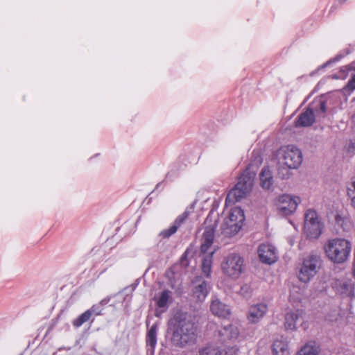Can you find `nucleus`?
Instances as JSON below:
<instances>
[{
  "instance_id": "1",
  "label": "nucleus",
  "mask_w": 355,
  "mask_h": 355,
  "mask_svg": "<svg viewBox=\"0 0 355 355\" xmlns=\"http://www.w3.org/2000/svg\"><path fill=\"white\" fill-rule=\"evenodd\" d=\"M168 329L172 332L171 342L175 346L184 347L195 340L194 324L187 313L177 312L168 322Z\"/></svg>"
},
{
  "instance_id": "2",
  "label": "nucleus",
  "mask_w": 355,
  "mask_h": 355,
  "mask_svg": "<svg viewBox=\"0 0 355 355\" xmlns=\"http://www.w3.org/2000/svg\"><path fill=\"white\" fill-rule=\"evenodd\" d=\"M209 218L207 217L205 221V229L202 235L200 252L204 254L202 260V272L209 277L211 270L212 257L214 250L211 249L214 238V232L216 228V220L209 224Z\"/></svg>"
},
{
  "instance_id": "3",
  "label": "nucleus",
  "mask_w": 355,
  "mask_h": 355,
  "mask_svg": "<svg viewBox=\"0 0 355 355\" xmlns=\"http://www.w3.org/2000/svg\"><path fill=\"white\" fill-rule=\"evenodd\" d=\"M324 248L329 260L336 263H342L350 255L352 243L347 239L336 238L328 240Z\"/></svg>"
},
{
  "instance_id": "4",
  "label": "nucleus",
  "mask_w": 355,
  "mask_h": 355,
  "mask_svg": "<svg viewBox=\"0 0 355 355\" xmlns=\"http://www.w3.org/2000/svg\"><path fill=\"white\" fill-rule=\"evenodd\" d=\"M255 173L247 169L239 178L237 184L227 193L225 204H234L245 198L252 190Z\"/></svg>"
},
{
  "instance_id": "5",
  "label": "nucleus",
  "mask_w": 355,
  "mask_h": 355,
  "mask_svg": "<svg viewBox=\"0 0 355 355\" xmlns=\"http://www.w3.org/2000/svg\"><path fill=\"white\" fill-rule=\"evenodd\" d=\"M244 220L245 216L243 209L239 207L232 209L228 217L224 220L222 224V233L229 237L235 235L241 229Z\"/></svg>"
},
{
  "instance_id": "6",
  "label": "nucleus",
  "mask_w": 355,
  "mask_h": 355,
  "mask_svg": "<svg viewBox=\"0 0 355 355\" xmlns=\"http://www.w3.org/2000/svg\"><path fill=\"white\" fill-rule=\"evenodd\" d=\"M322 264V259L319 254L311 253L304 258L302 266L298 274L299 279L304 283L311 280L318 272Z\"/></svg>"
},
{
  "instance_id": "7",
  "label": "nucleus",
  "mask_w": 355,
  "mask_h": 355,
  "mask_svg": "<svg viewBox=\"0 0 355 355\" xmlns=\"http://www.w3.org/2000/svg\"><path fill=\"white\" fill-rule=\"evenodd\" d=\"M279 164L290 168H298L302 162V153L295 146L289 145L282 147L278 153Z\"/></svg>"
},
{
  "instance_id": "8",
  "label": "nucleus",
  "mask_w": 355,
  "mask_h": 355,
  "mask_svg": "<svg viewBox=\"0 0 355 355\" xmlns=\"http://www.w3.org/2000/svg\"><path fill=\"white\" fill-rule=\"evenodd\" d=\"M221 268L227 276L236 279L244 270V260L239 254L230 253L225 257Z\"/></svg>"
},
{
  "instance_id": "9",
  "label": "nucleus",
  "mask_w": 355,
  "mask_h": 355,
  "mask_svg": "<svg viewBox=\"0 0 355 355\" xmlns=\"http://www.w3.org/2000/svg\"><path fill=\"white\" fill-rule=\"evenodd\" d=\"M322 224L318 214L313 209L306 211L304 216V232L309 239H318L322 232Z\"/></svg>"
},
{
  "instance_id": "10",
  "label": "nucleus",
  "mask_w": 355,
  "mask_h": 355,
  "mask_svg": "<svg viewBox=\"0 0 355 355\" xmlns=\"http://www.w3.org/2000/svg\"><path fill=\"white\" fill-rule=\"evenodd\" d=\"M300 202V199L297 196H291L287 194L279 196L276 202L279 214L282 216H288L293 213Z\"/></svg>"
},
{
  "instance_id": "11",
  "label": "nucleus",
  "mask_w": 355,
  "mask_h": 355,
  "mask_svg": "<svg viewBox=\"0 0 355 355\" xmlns=\"http://www.w3.org/2000/svg\"><path fill=\"white\" fill-rule=\"evenodd\" d=\"M192 296L199 302H203L207 297L211 286L209 282L205 281L201 277H196L192 281Z\"/></svg>"
},
{
  "instance_id": "12",
  "label": "nucleus",
  "mask_w": 355,
  "mask_h": 355,
  "mask_svg": "<svg viewBox=\"0 0 355 355\" xmlns=\"http://www.w3.org/2000/svg\"><path fill=\"white\" fill-rule=\"evenodd\" d=\"M258 254L260 260L267 264H271L277 260L276 249L270 244L260 245Z\"/></svg>"
},
{
  "instance_id": "13",
  "label": "nucleus",
  "mask_w": 355,
  "mask_h": 355,
  "mask_svg": "<svg viewBox=\"0 0 355 355\" xmlns=\"http://www.w3.org/2000/svg\"><path fill=\"white\" fill-rule=\"evenodd\" d=\"M268 311V306L264 303L252 306L248 314V319L252 323H257L263 318Z\"/></svg>"
},
{
  "instance_id": "14",
  "label": "nucleus",
  "mask_w": 355,
  "mask_h": 355,
  "mask_svg": "<svg viewBox=\"0 0 355 355\" xmlns=\"http://www.w3.org/2000/svg\"><path fill=\"white\" fill-rule=\"evenodd\" d=\"M304 312L302 310H295L288 312L285 315L284 327L286 330L294 331L297 324L303 320Z\"/></svg>"
},
{
  "instance_id": "15",
  "label": "nucleus",
  "mask_w": 355,
  "mask_h": 355,
  "mask_svg": "<svg viewBox=\"0 0 355 355\" xmlns=\"http://www.w3.org/2000/svg\"><path fill=\"white\" fill-rule=\"evenodd\" d=\"M210 311L214 315L224 318L230 314L229 307L215 297L211 299Z\"/></svg>"
},
{
  "instance_id": "16",
  "label": "nucleus",
  "mask_w": 355,
  "mask_h": 355,
  "mask_svg": "<svg viewBox=\"0 0 355 355\" xmlns=\"http://www.w3.org/2000/svg\"><path fill=\"white\" fill-rule=\"evenodd\" d=\"M237 349L234 347L220 349L215 345H209L200 352L201 355H235Z\"/></svg>"
},
{
  "instance_id": "17",
  "label": "nucleus",
  "mask_w": 355,
  "mask_h": 355,
  "mask_svg": "<svg viewBox=\"0 0 355 355\" xmlns=\"http://www.w3.org/2000/svg\"><path fill=\"white\" fill-rule=\"evenodd\" d=\"M272 352L273 355H289L286 338L281 336L275 339L272 345Z\"/></svg>"
},
{
  "instance_id": "18",
  "label": "nucleus",
  "mask_w": 355,
  "mask_h": 355,
  "mask_svg": "<svg viewBox=\"0 0 355 355\" xmlns=\"http://www.w3.org/2000/svg\"><path fill=\"white\" fill-rule=\"evenodd\" d=\"M315 120L313 110L308 107L298 116L297 120L295 122L296 126H310L314 123Z\"/></svg>"
},
{
  "instance_id": "19",
  "label": "nucleus",
  "mask_w": 355,
  "mask_h": 355,
  "mask_svg": "<svg viewBox=\"0 0 355 355\" xmlns=\"http://www.w3.org/2000/svg\"><path fill=\"white\" fill-rule=\"evenodd\" d=\"M260 184L264 189L269 190L273 184V177L268 166H264L259 174Z\"/></svg>"
},
{
  "instance_id": "20",
  "label": "nucleus",
  "mask_w": 355,
  "mask_h": 355,
  "mask_svg": "<svg viewBox=\"0 0 355 355\" xmlns=\"http://www.w3.org/2000/svg\"><path fill=\"white\" fill-rule=\"evenodd\" d=\"M336 289L343 295L350 297H354V284L351 279L340 281L337 284Z\"/></svg>"
},
{
  "instance_id": "21",
  "label": "nucleus",
  "mask_w": 355,
  "mask_h": 355,
  "mask_svg": "<svg viewBox=\"0 0 355 355\" xmlns=\"http://www.w3.org/2000/svg\"><path fill=\"white\" fill-rule=\"evenodd\" d=\"M309 108L313 110V114L315 119L320 120L325 117V113L327 112L326 101L323 100H319L313 102Z\"/></svg>"
},
{
  "instance_id": "22",
  "label": "nucleus",
  "mask_w": 355,
  "mask_h": 355,
  "mask_svg": "<svg viewBox=\"0 0 355 355\" xmlns=\"http://www.w3.org/2000/svg\"><path fill=\"white\" fill-rule=\"evenodd\" d=\"M156 304L159 308L166 311L172 300L171 292L168 290H164L155 298Z\"/></svg>"
},
{
  "instance_id": "23",
  "label": "nucleus",
  "mask_w": 355,
  "mask_h": 355,
  "mask_svg": "<svg viewBox=\"0 0 355 355\" xmlns=\"http://www.w3.org/2000/svg\"><path fill=\"white\" fill-rule=\"evenodd\" d=\"M219 334L220 337L225 339L236 338L239 335L238 329L232 324L225 325L220 331Z\"/></svg>"
},
{
  "instance_id": "24",
  "label": "nucleus",
  "mask_w": 355,
  "mask_h": 355,
  "mask_svg": "<svg viewBox=\"0 0 355 355\" xmlns=\"http://www.w3.org/2000/svg\"><path fill=\"white\" fill-rule=\"evenodd\" d=\"M320 353L319 346L315 343H308L297 353L296 355H318Z\"/></svg>"
},
{
  "instance_id": "25",
  "label": "nucleus",
  "mask_w": 355,
  "mask_h": 355,
  "mask_svg": "<svg viewBox=\"0 0 355 355\" xmlns=\"http://www.w3.org/2000/svg\"><path fill=\"white\" fill-rule=\"evenodd\" d=\"M157 324H153L148 330L146 336V345L153 349L157 344Z\"/></svg>"
},
{
  "instance_id": "26",
  "label": "nucleus",
  "mask_w": 355,
  "mask_h": 355,
  "mask_svg": "<svg viewBox=\"0 0 355 355\" xmlns=\"http://www.w3.org/2000/svg\"><path fill=\"white\" fill-rule=\"evenodd\" d=\"M335 221L337 225L341 227L344 231H349L352 227V223L349 218L342 214H336Z\"/></svg>"
},
{
  "instance_id": "27",
  "label": "nucleus",
  "mask_w": 355,
  "mask_h": 355,
  "mask_svg": "<svg viewBox=\"0 0 355 355\" xmlns=\"http://www.w3.org/2000/svg\"><path fill=\"white\" fill-rule=\"evenodd\" d=\"M91 318L92 315L90 312H89L88 310H87L81 315H80L76 319H75L72 322V324L75 327L78 328L81 327L84 323L89 321Z\"/></svg>"
},
{
  "instance_id": "28",
  "label": "nucleus",
  "mask_w": 355,
  "mask_h": 355,
  "mask_svg": "<svg viewBox=\"0 0 355 355\" xmlns=\"http://www.w3.org/2000/svg\"><path fill=\"white\" fill-rule=\"evenodd\" d=\"M190 214L189 211L186 210L184 213L177 217L173 223V225L177 227L178 230L184 223L187 222L189 218V216Z\"/></svg>"
},
{
  "instance_id": "29",
  "label": "nucleus",
  "mask_w": 355,
  "mask_h": 355,
  "mask_svg": "<svg viewBox=\"0 0 355 355\" xmlns=\"http://www.w3.org/2000/svg\"><path fill=\"white\" fill-rule=\"evenodd\" d=\"M178 231L177 227L175 225H172L168 229L164 230L161 231L159 234V236L162 239H168L172 235L176 233Z\"/></svg>"
},
{
  "instance_id": "30",
  "label": "nucleus",
  "mask_w": 355,
  "mask_h": 355,
  "mask_svg": "<svg viewBox=\"0 0 355 355\" xmlns=\"http://www.w3.org/2000/svg\"><path fill=\"white\" fill-rule=\"evenodd\" d=\"M291 168H288L285 165L279 164V166L278 168V175L282 179H287L291 175Z\"/></svg>"
},
{
  "instance_id": "31",
  "label": "nucleus",
  "mask_w": 355,
  "mask_h": 355,
  "mask_svg": "<svg viewBox=\"0 0 355 355\" xmlns=\"http://www.w3.org/2000/svg\"><path fill=\"white\" fill-rule=\"evenodd\" d=\"M103 308L101 304H94L88 311L90 312L91 315H100L102 313Z\"/></svg>"
},
{
  "instance_id": "32",
  "label": "nucleus",
  "mask_w": 355,
  "mask_h": 355,
  "mask_svg": "<svg viewBox=\"0 0 355 355\" xmlns=\"http://www.w3.org/2000/svg\"><path fill=\"white\" fill-rule=\"evenodd\" d=\"M240 293L244 297H249L252 294V288L250 285L244 284L240 289Z\"/></svg>"
},
{
  "instance_id": "33",
  "label": "nucleus",
  "mask_w": 355,
  "mask_h": 355,
  "mask_svg": "<svg viewBox=\"0 0 355 355\" xmlns=\"http://www.w3.org/2000/svg\"><path fill=\"white\" fill-rule=\"evenodd\" d=\"M351 79L348 81L347 87L348 89L354 90L355 89V68L354 69V71L352 73Z\"/></svg>"
},
{
  "instance_id": "34",
  "label": "nucleus",
  "mask_w": 355,
  "mask_h": 355,
  "mask_svg": "<svg viewBox=\"0 0 355 355\" xmlns=\"http://www.w3.org/2000/svg\"><path fill=\"white\" fill-rule=\"evenodd\" d=\"M355 194V177L353 178L347 186V195Z\"/></svg>"
},
{
  "instance_id": "35",
  "label": "nucleus",
  "mask_w": 355,
  "mask_h": 355,
  "mask_svg": "<svg viewBox=\"0 0 355 355\" xmlns=\"http://www.w3.org/2000/svg\"><path fill=\"white\" fill-rule=\"evenodd\" d=\"M341 58H342V55H337L336 58H332V59H331L330 60H329V61H328V62H327L324 65V67H327V66L329 65V64H331V63H334V62H336L338 61Z\"/></svg>"
},
{
  "instance_id": "36",
  "label": "nucleus",
  "mask_w": 355,
  "mask_h": 355,
  "mask_svg": "<svg viewBox=\"0 0 355 355\" xmlns=\"http://www.w3.org/2000/svg\"><path fill=\"white\" fill-rule=\"evenodd\" d=\"M351 199V205L355 209V194L348 195Z\"/></svg>"
},
{
  "instance_id": "37",
  "label": "nucleus",
  "mask_w": 355,
  "mask_h": 355,
  "mask_svg": "<svg viewBox=\"0 0 355 355\" xmlns=\"http://www.w3.org/2000/svg\"><path fill=\"white\" fill-rule=\"evenodd\" d=\"M352 69L350 67H348L347 66L344 67L340 71V73L348 71L349 70H351Z\"/></svg>"
},
{
  "instance_id": "38",
  "label": "nucleus",
  "mask_w": 355,
  "mask_h": 355,
  "mask_svg": "<svg viewBox=\"0 0 355 355\" xmlns=\"http://www.w3.org/2000/svg\"><path fill=\"white\" fill-rule=\"evenodd\" d=\"M107 302H108V300L104 299V300H101V302L98 304H101V306L102 307L103 305L106 304L107 303Z\"/></svg>"
},
{
  "instance_id": "39",
  "label": "nucleus",
  "mask_w": 355,
  "mask_h": 355,
  "mask_svg": "<svg viewBox=\"0 0 355 355\" xmlns=\"http://www.w3.org/2000/svg\"><path fill=\"white\" fill-rule=\"evenodd\" d=\"M340 3H345L346 0H338Z\"/></svg>"
},
{
  "instance_id": "40",
  "label": "nucleus",
  "mask_w": 355,
  "mask_h": 355,
  "mask_svg": "<svg viewBox=\"0 0 355 355\" xmlns=\"http://www.w3.org/2000/svg\"><path fill=\"white\" fill-rule=\"evenodd\" d=\"M343 75H339L338 77L340 78V77H343Z\"/></svg>"
}]
</instances>
